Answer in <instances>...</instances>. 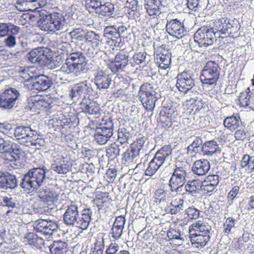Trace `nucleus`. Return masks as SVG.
<instances>
[{
	"mask_svg": "<svg viewBox=\"0 0 254 254\" xmlns=\"http://www.w3.org/2000/svg\"><path fill=\"white\" fill-rule=\"evenodd\" d=\"M86 61L81 52H73L69 54L60 70L64 74L78 73L85 69Z\"/></svg>",
	"mask_w": 254,
	"mask_h": 254,
	"instance_id": "obj_1",
	"label": "nucleus"
},
{
	"mask_svg": "<svg viewBox=\"0 0 254 254\" xmlns=\"http://www.w3.org/2000/svg\"><path fill=\"white\" fill-rule=\"evenodd\" d=\"M138 97L143 107L146 111H153L157 100V92L154 86L150 83L145 82L140 87Z\"/></svg>",
	"mask_w": 254,
	"mask_h": 254,
	"instance_id": "obj_2",
	"label": "nucleus"
},
{
	"mask_svg": "<svg viewBox=\"0 0 254 254\" xmlns=\"http://www.w3.org/2000/svg\"><path fill=\"white\" fill-rule=\"evenodd\" d=\"M187 164L186 161L178 159L175 162V168L169 182L170 190L172 192H177L186 183Z\"/></svg>",
	"mask_w": 254,
	"mask_h": 254,
	"instance_id": "obj_3",
	"label": "nucleus"
},
{
	"mask_svg": "<svg viewBox=\"0 0 254 254\" xmlns=\"http://www.w3.org/2000/svg\"><path fill=\"white\" fill-rule=\"evenodd\" d=\"M45 170L43 168H34L24 175L21 186L26 190H30L40 186L45 178Z\"/></svg>",
	"mask_w": 254,
	"mask_h": 254,
	"instance_id": "obj_4",
	"label": "nucleus"
},
{
	"mask_svg": "<svg viewBox=\"0 0 254 254\" xmlns=\"http://www.w3.org/2000/svg\"><path fill=\"white\" fill-rule=\"evenodd\" d=\"M219 66L215 62L208 61L201 71L200 79L204 86H215L219 78Z\"/></svg>",
	"mask_w": 254,
	"mask_h": 254,
	"instance_id": "obj_5",
	"label": "nucleus"
},
{
	"mask_svg": "<svg viewBox=\"0 0 254 254\" xmlns=\"http://www.w3.org/2000/svg\"><path fill=\"white\" fill-rule=\"evenodd\" d=\"M39 28L49 33H54L63 27L62 17L59 13L55 12L40 18L37 22Z\"/></svg>",
	"mask_w": 254,
	"mask_h": 254,
	"instance_id": "obj_6",
	"label": "nucleus"
},
{
	"mask_svg": "<svg viewBox=\"0 0 254 254\" xmlns=\"http://www.w3.org/2000/svg\"><path fill=\"white\" fill-rule=\"evenodd\" d=\"M145 142V139L144 136L136 138L123 153V160L127 164L135 163V158L139 156Z\"/></svg>",
	"mask_w": 254,
	"mask_h": 254,
	"instance_id": "obj_7",
	"label": "nucleus"
},
{
	"mask_svg": "<svg viewBox=\"0 0 254 254\" xmlns=\"http://www.w3.org/2000/svg\"><path fill=\"white\" fill-rule=\"evenodd\" d=\"M95 197L92 200L93 206L97 208L98 212H107L111 210L113 199L107 191L96 190Z\"/></svg>",
	"mask_w": 254,
	"mask_h": 254,
	"instance_id": "obj_8",
	"label": "nucleus"
},
{
	"mask_svg": "<svg viewBox=\"0 0 254 254\" xmlns=\"http://www.w3.org/2000/svg\"><path fill=\"white\" fill-rule=\"evenodd\" d=\"M129 55L126 49L120 50L109 63V66L112 72L118 73L125 70L129 63Z\"/></svg>",
	"mask_w": 254,
	"mask_h": 254,
	"instance_id": "obj_9",
	"label": "nucleus"
},
{
	"mask_svg": "<svg viewBox=\"0 0 254 254\" xmlns=\"http://www.w3.org/2000/svg\"><path fill=\"white\" fill-rule=\"evenodd\" d=\"M215 37V33L207 26L199 28L194 35V41L201 47H207L212 45Z\"/></svg>",
	"mask_w": 254,
	"mask_h": 254,
	"instance_id": "obj_10",
	"label": "nucleus"
},
{
	"mask_svg": "<svg viewBox=\"0 0 254 254\" xmlns=\"http://www.w3.org/2000/svg\"><path fill=\"white\" fill-rule=\"evenodd\" d=\"M193 76L190 70H185L178 74L176 87L180 91L186 93L193 87L194 81Z\"/></svg>",
	"mask_w": 254,
	"mask_h": 254,
	"instance_id": "obj_11",
	"label": "nucleus"
},
{
	"mask_svg": "<svg viewBox=\"0 0 254 254\" xmlns=\"http://www.w3.org/2000/svg\"><path fill=\"white\" fill-rule=\"evenodd\" d=\"M39 196L44 206L49 207L58 203L60 196V191L58 189H44L39 192Z\"/></svg>",
	"mask_w": 254,
	"mask_h": 254,
	"instance_id": "obj_12",
	"label": "nucleus"
},
{
	"mask_svg": "<svg viewBox=\"0 0 254 254\" xmlns=\"http://www.w3.org/2000/svg\"><path fill=\"white\" fill-rule=\"evenodd\" d=\"M179 114L177 107L173 105L163 107L160 113V121L164 127H170Z\"/></svg>",
	"mask_w": 254,
	"mask_h": 254,
	"instance_id": "obj_13",
	"label": "nucleus"
},
{
	"mask_svg": "<svg viewBox=\"0 0 254 254\" xmlns=\"http://www.w3.org/2000/svg\"><path fill=\"white\" fill-rule=\"evenodd\" d=\"M103 35L106 39V44L113 50H114V48H120L122 46V38L115 26H106Z\"/></svg>",
	"mask_w": 254,
	"mask_h": 254,
	"instance_id": "obj_14",
	"label": "nucleus"
},
{
	"mask_svg": "<svg viewBox=\"0 0 254 254\" xmlns=\"http://www.w3.org/2000/svg\"><path fill=\"white\" fill-rule=\"evenodd\" d=\"M19 93L15 88H10L5 90L0 96V107L11 109L14 105Z\"/></svg>",
	"mask_w": 254,
	"mask_h": 254,
	"instance_id": "obj_15",
	"label": "nucleus"
},
{
	"mask_svg": "<svg viewBox=\"0 0 254 254\" xmlns=\"http://www.w3.org/2000/svg\"><path fill=\"white\" fill-rule=\"evenodd\" d=\"M166 28L168 34L175 38L180 39L186 35V30L183 23L177 19L167 21Z\"/></svg>",
	"mask_w": 254,
	"mask_h": 254,
	"instance_id": "obj_16",
	"label": "nucleus"
},
{
	"mask_svg": "<svg viewBox=\"0 0 254 254\" xmlns=\"http://www.w3.org/2000/svg\"><path fill=\"white\" fill-rule=\"evenodd\" d=\"M156 59L158 67L163 69L169 68L171 63V53L164 45L157 48Z\"/></svg>",
	"mask_w": 254,
	"mask_h": 254,
	"instance_id": "obj_17",
	"label": "nucleus"
},
{
	"mask_svg": "<svg viewBox=\"0 0 254 254\" xmlns=\"http://www.w3.org/2000/svg\"><path fill=\"white\" fill-rule=\"evenodd\" d=\"M219 177L217 175H209L202 182L200 190L204 194L212 192L218 184Z\"/></svg>",
	"mask_w": 254,
	"mask_h": 254,
	"instance_id": "obj_18",
	"label": "nucleus"
},
{
	"mask_svg": "<svg viewBox=\"0 0 254 254\" xmlns=\"http://www.w3.org/2000/svg\"><path fill=\"white\" fill-rule=\"evenodd\" d=\"M144 7L149 19L157 18L161 14V0H145Z\"/></svg>",
	"mask_w": 254,
	"mask_h": 254,
	"instance_id": "obj_19",
	"label": "nucleus"
},
{
	"mask_svg": "<svg viewBox=\"0 0 254 254\" xmlns=\"http://www.w3.org/2000/svg\"><path fill=\"white\" fill-rule=\"evenodd\" d=\"M46 3V0H23L22 4L18 3L17 7L21 11H34L44 6Z\"/></svg>",
	"mask_w": 254,
	"mask_h": 254,
	"instance_id": "obj_20",
	"label": "nucleus"
},
{
	"mask_svg": "<svg viewBox=\"0 0 254 254\" xmlns=\"http://www.w3.org/2000/svg\"><path fill=\"white\" fill-rule=\"evenodd\" d=\"M238 105L241 107H247L252 108L254 106V93L248 87L245 91L241 92L238 96Z\"/></svg>",
	"mask_w": 254,
	"mask_h": 254,
	"instance_id": "obj_21",
	"label": "nucleus"
},
{
	"mask_svg": "<svg viewBox=\"0 0 254 254\" xmlns=\"http://www.w3.org/2000/svg\"><path fill=\"white\" fill-rule=\"evenodd\" d=\"M92 212L90 208H85L76 219L75 225L82 230H86L91 221Z\"/></svg>",
	"mask_w": 254,
	"mask_h": 254,
	"instance_id": "obj_22",
	"label": "nucleus"
},
{
	"mask_svg": "<svg viewBox=\"0 0 254 254\" xmlns=\"http://www.w3.org/2000/svg\"><path fill=\"white\" fill-rule=\"evenodd\" d=\"M78 216L77 206L75 204H71L67 207L64 214V221L67 225L73 226L75 223H76V219H77Z\"/></svg>",
	"mask_w": 254,
	"mask_h": 254,
	"instance_id": "obj_23",
	"label": "nucleus"
},
{
	"mask_svg": "<svg viewBox=\"0 0 254 254\" xmlns=\"http://www.w3.org/2000/svg\"><path fill=\"white\" fill-rule=\"evenodd\" d=\"M94 82L98 88L107 89L111 83V78L106 71L98 70L94 78Z\"/></svg>",
	"mask_w": 254,
	"mask_h": 254,
	"instance_id": "obj_24",
	"label": "nucleus"
},
{
	"mask_svg": "<svg viewBox=\"0 0 254 254\" xmlns=\"http://www.w3.org/2000/svg\"><path fill=\"white\" fill-rule=\"evenodd\" d=\"M210 162L207 159H199L195 161L192 165V172L198 175H205L210 170Z\"/></svg>",
	"mask_w": 254,
	"mask_h": 254,
	"instance_id": "obj_25",
	"label": "nucleus"
},
{
	"mask_svg": "<svg viewBox=\"0 0 254 254\" xmlns=\"http://www.w3.org/2000/svg\"><path fill=\"white\" fill-rule=\"evenodd\" d=\"M89 87L87 82L83 81L77 83L74 85L70 90L69 94V97L73 99V98H79L81 96H85L87 95Z\"/></svg>",
	"mask_w": 254,
	"mask_h": 254,
	"instance_id": "obj_26",
	"label": "nucleus"
},
{
	"mask_svg": "<svg viewBox=\"0 0 254 254\" xmlns=\"http://www.w3.org/2000/svg\"><path fill=\"white\" fill-rule=\"evenodd\" d=\"M17 186L15 176L8 173H0V187L2 189H14Z\"/></svg>",
	"mask_w": 254,
	"mask_h": 254,
	"instance_id": "obj_27",
	"label": "nucleus"
},
{
	"mask_svg": "<svg viewBox=\"0 0 254 254\" xmlns=\"http://www.w3.org/2000/svg\"><path fill=\"white\" fill-rule=\"evenodd\" d=\"M113 135V131L108 129L97 127L94 137L96 142L100 145L106 143Z\"/></svg>",
	"mask_w": 254,
	"mask_h": 254,
	"instance_id": "obj_28",
	"label": "nucleus"
},
{
	"mask_svg": "<svg viewBox=\"0 0 254 254\" xmlns=\"http://www.w3.org/2000/svg\"><path fill=\"white\" fill-rule=\"evenodd\" d=\"M28 60L33 63L43 64L47 59L43 48H38L32 50L27 54Z\"/></svg>",
	"mask_w": 254,
	"mask_h": 254,
	"instance_id": "obj_29",
	"label": "nucleus"
},
{
	"mask_svg": "<svg viewBox=\"0 0 254 254\" xmlns=\"http://www.w3.org/2000/svg\"><path fill=\"white\" fill-rule=\"evenodd\" d=\"M80 108L82 112L89 115L99 116L100 114L99 105L95 101L82 102L80 103Z\"/></svg>",
	"mask_w": 254,
	"mask_h": 254,
	"instance_id": "obj_30",
	"label": "nucleus"
},
{
	"mask_svg": "<svg viewBox=\"0 0 254 254\" xmlns=\"http://www.w3.org/2000/svg\"><path fill=\"white\" fill-rule=\"evenodd\" d=\"M189 232L190 234L203 235V236L210 237L208 226L197 221L190 226Z\"/></svg>",
	"mask_w": 254,
	"mask_h": 254,
	"instance_id": "obj_31",
	"label": "nucleus"
},
{
	"mask_svg": "<svg viewBox=\"0 0 254 254\" xmlns=\"http://www.w3.org/2000/svg\"><path fill=\"white\" fill-rule=\"evenodd\" d=\"M23 242L37 248L44 244V240L33 232L26 233L23 238Z\"/></svg>",
	"mask_w": 254,
	"mask_h": 254,
	"instance_id": "obj_32",
	"label": "nucleus"
},
{
	"mask_svg": "<svg viewBox=\"0 0 254 254\" xmlns=\"http://www.w3.org/2000/svg\"><path fill=\"white\" fill-rule=\"evenodd\" d=\"M51 84V81L47 76H41L36 78L32 84V88L38 91H46L50 87Z\"/></svg>",
	"mask_w": 254,
	"mask_h": 254,
	"instance_id": "obj_33",
	"label": "nucleus"
},
{
	"mask_svg": "<svg viewBox=\"0 0 254 254\" xmlns=\"http://www.w3.org/2000/svg\"><path fill=\"white\" fill-rule=\"evenodd\" d=\"M190 239L191 245L194 247L201 249L206 245L210 240V237L190 234Z\"/></svg>",
	"mask_w": 254,
	"mask_h": 254,
	"instance_id": "obj_34",
	"label": "nucleus"
},
{
	"mask_svg": "<svg viewBox=\"0 0 254 254\" xmlns=\"http://www.w3.org/2000/svg\"><path fill=\"white\" fill-rule=\"evenodd\" d=\"M241 122V119L239 116L232 115L224 119L223 125L227 129L233 131L240 127Z\"/></svg>",
	"mask_w": 254,
	"mask_h": 254,
	"instance_id": "obj_35",
	"label": "nucleus"
},
{
	"mask_svg": "<svg viewBox=\"0 0 254 254\" xmlns=\"http://www.w3.org/2000/svg\"><path fill=\"white\" fill-rule=\"evenodd\" d=\"M84 40L86 43L94 48L98 47L101 42L100 35L93 31H89L84 33Z\"/></svg>",
	"mask_w": 254,
	"mask_h": 254,
	"instance_id": "obj_36",
	"label": "nucleus"
},
{
	"mask_svg": "<svg viewBox=\"0 0 254 254\" xmlns=\"http://www.w3.org/2000/svg\"><path fill=\"white\" fill-rule=\"evenodd\" d=\"M218 143L214 140L205 141L202 146L201 151L203 155L212 156L219 150Z\"/></svg>",
	"mask_w": 254,
	"mask_h": 254,
	"instance_id": "obj_37",
	"label": "nucleus"
},
{
	"mask_svg": "<svg viewBox=\"0 0 254 254\" xmlns=\"http://www.w3.org/2000/svg\"><path fill=\"white\" fill-rule=\"evenodd\" d=\"M42 95H36L29 97L27 99L28 106L30 110L40 113L42 111L41 108Z\"/></svg>",
	"mask_w": 254,
	"mask_h": 254,
	"instance_id": "obj_38",
	"label": "nucleus"
},
{
	"mask_svg": "<svg viewBox=\"0 0 254 254\" xmlns=\"http://www.w3.org/2000/svg\"><path fill=\"white\" fill-rule=\"evenodd\" d=\"M163 164V163L162 162L154 156L153 158L149 162L148 166L145 170V175L148 176H153Z\"/></svg>",
	"mask_w": 254,
	"mask_h": 254,
	"instance_id": "obj_39",
	"label": "nucleus"
},
{
	"mask_svg": "<svg viewBox=\"0 0 254 254\" xmlns=\"http://www.w3.org/2000/svg\"><path fill=\"white\" fill-rule=\"evenodd\" d=\"M67 244L62 241H54L50 247L51 254H63L67 249Z\"/></svg>",
	"mask_w": 254,
	"mask_h": 254,
	"instance_id": "obj_40",
	"label": "nucleus"
},
{
	"mask_svg": "<svg viewBox=\"0 0 254 254\" xmlns=\"http://www.w3.org/2000/svg\"><path fill=\"white\" fill-rule=\"evenodd\" d=\"M172 152L171 146L165 145L156 152L155 156L164 163L165 160L171 155Z\"/></svg>",
	"mask_w": 254,
	"mask_h": 254,
	"instance_id": "obj_41",
	"label": "nucleus"
},
{
	"mask_svg": "<svg viewBox=\"0 0 254 254\" xmlns=\"http://www.w3.org/2000/svg\"><path fill=\"white\" fill-rule=\"evenodd\" d=\"M146 59V53L144 52L135 53L133 56L129 60V64L132 67H136L139 65L145 62Z\"/></svg>",
	"mask_w": 254,
	"mask_h": 254,
	"instance_id": "obj_42",
	"label": "nucleus"
},
{
	"mask_svg": "<svg viewBox=\"0 0 254 254\" xmlns=\"http://www.w3.org/2000/svg\"><path fill=\"white\" fill-rule=\"evenodd\" d=\"M25 142L28 143L27 146H36L37 145H41L43 140L40 137V136L37 134L36 131L31 129V132L29 134L28 137L26 138Z\"/></svg>",
	"mask_w": 254,
	"mask_h": 254,
	"instance_id": "obj_43",
	"label": "nucleus"
},
{
	"mask_svg": "<svg viewBox=\"0 0 254 254\" xmlns=\"http://www.w3.org/2000/svg\"><path fill=\"white\" fill-rule=\"evenodd\" d=\"M240 166L242 168L248 169L252 173L254 170V156L245 154L240 161Z\"/></svg>",
	"mask_w": 254,
	"mask_h": 254,
	"instance_id": "obj_44",
	"label": "nucleus"
},
{
	"mask_svg": "<svg viewBox=\"0 0 254 254\" xmlns=\"http://www.w3.org/2000/svg\"><path fill=\"white\" fill-rule=\"evenodd\" d=\"M31 128L29 127L18 126L14 130V134L15 137L18 140L25 139L28 137L31 132Z\"/></svg>",
	"mask_w": 254,
	"mask_h": 254,
	"instance_id": "obj_45",
	"label": "nucleus"
},
{
	"mask_svg": "<svg viewBox=\"0 0 254 254\" xmlns=\"http://www.w3.org/2000/svg\"><path fill=\"white\" fill-rule=\"evenodd\" d=\"M100 127L104 129H108L113 131V123L112 120V117L109 113L105 114L101 120H99Z\"/></svg>",
	"mask_w": 254,
	"mask_h": 254,
	"instance_id": "obj_46",
	"label": "nucleus"
},
{
	"mask_svg": "<svg viewBox=\"0 0 254 254\" xmlns=\"http://www.w3.org/2000/svg\"><path fill=\"white\" fill-rule=\"evenodd\" d=\"M130 132L125 127H121L118 129V139L121 144L128 143V140L131 139Z\"/></svg>",
	"mask_w": 254,
	"mask_h": 254,
	"instance_id": "obj_47",
	"label": "nucleus"
},
{
	"mask_svg": "<svg viewBox=\"0 0 254 254\" xmlns=\"http://www.w3.org/2000/svg\"><path fill=\"white\" fill-rule=\"evenodd\" d=\"M114 10V6L112 3L107 2L102 4L101 2L97 13L104 16H110L113 14Z\"/></svg>",
	"mask_w": 254,
	"mask_h": 254,
	"instance_id": "obj_48",
	"label": "nucleus"
},
{
	"mask_svg": "<svg viewBox=\"0 0 254 254\" xmlns=\"http://www.w3.org/2000/svg\"><path fill=\"white\" fill-rule=\"evenodd\" d=\"M70 162L63 159L54 167V170L59 174H66L70 170Z\"/></svg>",
	"mask_w": 254,
	"mask_h": 254,
	"instance_id": "obj_49",
	"label": "nucleus"
},
{
	"mask_svg": "<svg viewBox=\"0 0 254 254\" xmlns=\"http://www.w3.org/2000/svg\"><path fill=\"white\" fill-rule=\"evenodd\" d=\"M214 26L216 30L225 34L227 32V27L230 26V23L225 18L222 17L214 22Z\"/></svg>",
	"mask_w": 254,
	"mask_h": 254,
	"instance_id": "obj_50",
	"label": "nucleus"
},
{
	"mask_svg": "<svg viewBox=\"0 0 254 254\" xmlns=\"http://www.w3.org/2000/svg\"><path fill=\"white\" fill-rule=\"evenodd\" d=\"M183 203L184 200L181 198L173 200L170 204V213L171 214H175L180 212L183 209Z\"/></svg>",
	"mask_w": 254,
	"mask_h": 254,
	"instance_id": "obj_51",
	"label": "nucleus"
},
{
	"mask_svg": "<svg viewBox=\"0 0 254 254\" xmlns=\"http://www.w3.org/2000/svg\"><path fill=\"white\" fill-rule=\"evenodd\" d=\"M101 0H86L85 2V7L90 13L96 12L97 13L100 6Z\"/></svg>",
	"mask_w": 254,
	"mask_h": 254,
	"instance_id": "obj_52",
	"label": "nucleus"
},
{
	"mask_svg": "<svg viewBox=\"0 0 254 254\" xmlns=\"http://www.w3.org/2000/svg\"><path fill=\"white\" fill-rule=\"evenodd\" d=\"M203 106L201 100L196 99L189 105L188 109L190 114H196L203 108Z\"/></svg>",
	"mask_w": 254,
	"mask_h": 254,
	"instance_id": "obj_53",
	"label": "nucleus"
},
{
	"mask_svg": "<svg viewBox=\"0 0 254 254\" xmlns=\"http://www.w3.org/2000/svg\"><path fill=\"white\" fill-rule=\"evenodd\" d=\"M236 220L232 217H228L223 225V232L226 235H229L232 232V229L235 228Z\"/></svg>",
	"mask_w": 254,
	"mask_h": 254,
	"instance_id": "obj_54",
	"label": "nucleus"
},
{
	"mask_svg": "<svg viewBox=\"0 0 254 254\" xmlns=\"http://www.w3.org/2000/svg\"><path fill=\"white\" fill-rule=\"evenodd\" d=\"M103 239L96 240L94 244V247L91 249L90 254H103Z\"/></svg>",
	"mask_w": 254,
	"mask_h": 254,
	"instance_id": "obj_55",
	"label": "nucleus"
},
{
	"mask_svg": "<svg viewBox=\"0 0 254 254\" xmlns=\"http://www.w3.org/2000/svg\"><path fill=\"white\" fill-rule=\"evenodd\" d=\"M119 146L115 143H111L107 148V154L109 157L115 158L120 154Z\"/></svg>",
	"mask_w": 254,
	"mask_h": 254,
	"instance_id": "obj_56",
	"label": "nucleus"
},
{
	"mask_svg": "<svg viewBox=\"0 0 254 254\" xmlns=\"http://www.w3.org/2000/svg\"><path fill=\"white\" fill-rule=\"evenodd\" d=\"M200 211L193 206L189 207L185 211L188 220L196 219L199 217Z\"/></svg>",
	"mask_w": 254,
	"mask_h": 254,
	"instance_id": "obj_57",
	"label": "nucleus"
},
{
	"mask_svg": "<svg viewBox=\"0 0 254 254\" xmlns=\"http://www.w3.org/2000/svg\"><path fill=\"white\" fill-rule=\"evenodd\" d=\"M167 196V191L162 189L156 190L154 193L153 197L156 203H159L165 201Z\"/></svg>",
	"mask_w": 254,
	"mask_h": 254,
	"instance_id": "obj_58",
	"label": "nucleus"
},
{
	"mask_svg": "<svg viewBox=\"0 0 254 254\" xmlns=\"http://www.w3.org/2000/svg\"><path fill=\"white\" fill-rule=\"evenodd\" d=\"M47 225H46L44 234L48 235H52L54 231L58 229L57 222L55 221L47 220Z\"/></svg>",
	"mask_w": 254,
	"mask_h": 254,
	"instance_id": "obj_59",
	"label": "nucleus"
},
{
	"mask_svg": "<svg viewBox=\"0 0 254 254\" xmlns=\"http://www.w3.org/2000/svg\"><path fill=\"white\" fill-rule=\"evenodd\" d=\"M200 185L199 183L195 180L189 182L185 186V188L187 191L192 193L196 192L200 189Z\"/></svg>",
	"mask_w": 254,
	"mask_h": 254,
	"instance_id": "obj_60",
	"label": "nucleus"
},
{
	"mask_svg": "<svg viewBox=\"0 0 254 254\" xmlns=\"http://www.w3.org/2000/svg\"><path fill=\"white\" fill-rule=\"evenodd\" d=\"M46 225H47L46 220L40 219L35 222L34 228L36 231L44 234Z\"/></svg>",
	"mask_w": 254,
	"mask_h": 254,
	"instance_id": "obj_61",
	"label": "nucleus"
},
{
	"mask_svg": "<svg viewBox=\"0 0 254 254\" xmlns=\"http://www.w3.org/2000/svg\"><path fill=\"white\" fill-rule=\"evenodd\" d=\"M84 31L80 28L73 29L70 32V35L72 39L78 41L84 40Z\"/></svg>",
	"mask_w": 254,
	"mask_h": 254,
	"instance_id": "obj_62",
	"label": "nucleus"
},
{
	"mask_svg": "<svg viewBox=\"0 0 254 254\" xmlns=\"http://www.w3.org/2000/svg\"><path fill=\"white\" fill-rule=\"evenodd\" d=\"M32 68H26L22 70L20 72V76L25 80L29 81L34 77L33 75Z\"/></svg>",
	"mask_w": 254,
	"mask_h": 254,
	"instance_id": "obj_63",
	"label": "nucleus"
},
{
	"mask_svg": "<svg viewBox=\"0 0 254 254\" xmlns=\"http://www.w3.org/2000/svg\"><path fill=\"white\" fill-rule=\"evenodd\" d=\"M117 176V171L114 168L108 169L106 173L105 178L109 183H113Z\"/></svg>",
	"mask_w": 254,
	"mask_h": 254,
	"instance_id": "obj_64",
	"label": "nucleus"
}]
</instances>
